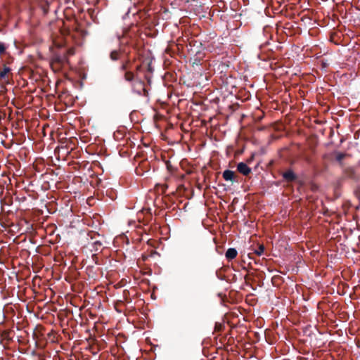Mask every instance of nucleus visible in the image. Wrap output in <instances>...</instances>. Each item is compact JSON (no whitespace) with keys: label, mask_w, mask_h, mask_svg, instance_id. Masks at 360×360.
I'll return each instance as SVG.
<instances>
[{"label":"nucleus","mask_w":360,"mask_h":360,"mask_svg":"<svg viewBox=\"0 0 360 360\" xmlns=\"http://www.w3.org/2000/svg\"><path fill=\"white\" fill-rule=\"evenodd\" d=\"M80 140L82 143L86 144L90 141L88 131H82L80 135Z\"/></svg>","instance_id":"16"},{"label":"nucleus","mask_w":360,"mask_h":360,"mask_svg":"<svg viewBox=\"0 0 360 360\" xmlns=\"http://www.w3.org/2000/svg\"><path fill=\"white\" fill-rule=\"evenodd\" d=\"M346 157V153H337L336 154V160L339 162H342Z\"/></svg>","instance_id":"22"},{"label":"nucleus","mask_w":360,"mask_h":360,"mask_svg":"<svg viewBox=\"0 0 360 360\" xmlns=\"http://www.w3.org/2000/svg\"><path fill=\"white\" fill-rule=\"evenodd\" d=\"M131 82V89L133 92L139 96H148V91L145 89L144 82L139 78H134Z\"/></svg>","instance_id":"5"},{"label":"nucleus","mask_w":360,"mask_h":360,"mask_svg":"<svg viewBox=\"0 0 360 360\" xmlns=\"http://www.w3.org/2000/svg\"><path fill=\"white\" fill-rule=\"evenodd\" d=\"M8 46L4 42L0 41V56L6 53Z\"/></svg>","instance_id":"20"},{"label":"nucleus","mask_w":360,"mask_h":360,"mask_svg":"<svg viewBox=\"0 0 360 360\" xmlns=\"http://www.w3.org/2000/svg\"><path fill=\"white\" fill-rule=\"evenodd\" d=\"M103 235L100 233L91 234V252H95L92 254L91 259L98 264H100L98 252H101L103 250Z\"/></svg>","instance_id":"2"},{"label":"nucleus","mask_w":360,"mask_h":360,"mask_svg":"<svg viewBox=\"0 0 360 360\" xmlns=\"http://www.w3.org/2000/svg\"><path fill=\"white\" fill-rule=\"evenodd\" d=\"M74 54L75 49L73 47L60 49L59 53H55L53 57H52L51 62L59 65H63L67 62L68 56H73Z\"/></svg>","instance_id":"4"},{"label":"nucleus","mask_w":360,"mask_h":360,"mask_svg":"<svg viewBox=\"0 0 360 360\" xmlns=\"http://www.w3.org/2000/svg\"><path fill=\"white\" fill-rule=\"evenodd\" d=\"M86 202H87V204L90 205V197H89L87 200H86Z\"/></svg>","instance_id":"31"},{"label":"nucleus","mask_w":360,"mask_h":360,"mask_svg":"<svg viewBox=\"0 0 360 360\" xmlns=\"http://www.w3.org/2000/svg\"><path fill=\"white\" fill-rule=\"evenodd\" d=\"M85 330H86V332H89V328H87V329H86Z\"/></svg>","instance_id":"37"},{"label":"nucleus","mask_w":360,"mask_h":360,"mask_svg":"<svg viewBox=\"0 0 360 360\" xmlns=\"http://www.w3.org/2000/svg\"><path fill=\"white\" fill-rule=\"evenodd\" d=\"M145 79H147L148 82H150V79L148 75H145Z\"/></svg>","instance_id":"32"},{"label":"nucleus","mask_w":360,"mask_h":360,"mask_svg":"<svg viewBox=\"0 0 360 360\" xmlns=\"http://www.w3.org/2000/svg\"><path fill=\"white\" fill-rule=\"evenodd\" d=\"M248 276H245V283H248Z\"/></svg>","instance_id":"30"},{"label":"nucleus","mask_w":360,"mask_h":360,"mask_svg":"<svg viewBox=\"0 0 360 360\" xmlns=\"http://www.w3.org/2000/svg\"><path fill=\"white\" fill-rule=\"evenodd\" d=\"M79 77L82 80V82H83V81L86 79V73L80 72Z\"/></svg>","instance_id":"25"},{"label":"nucleus","mask_w":360,"mask_h":360,"mask_svg":"<svg viewBox=\"0 0 360 360\" xmlns=\"http://www.w3.org/2000/svg\"><path fill=\"white\" fill-rule=\"evenodd\" d=\"M89 35V22L85 20H82L77 22V25L75 29V37L77 39V44L82 45L83 41Z\"/></svg>","instance_id":"3"},{"label":"nucleus","mask_w":360,"mask_h":360,"mask_svg":"<svg viewBox=\"0 0 360 360\" xmlns=\"http://www.w3.org/2000/svg\"><path fill=\"white\" fill-rule=\"evenodd\" d=\"M0 20H1V15H0Z\"/></svg>","instance_id":"39"},{"label":"nucleus","mask_w":360,"mask_h":360,"mask_svg":"<svg viewBox=\"0 0 360 360\" xmlns=\"http://www.w3.org/2000/svg\"><path fill=\"white\" fill-rule=\"evenodd\" d=\"M91 319H92V318H93V316H94L93 314H91Z\"/></svg>","instance_id":"38"},{"label":"nucleus","mask_w":360,"mask_h":360,"mask_svg":"<svg viewBox=\"0 0 360 360\" xmlns=\"http://www.w3.org/2000/svg\"><path fill=\"white\" fill-rule=\"evenodd\" d=\"M223 177L226 181L238 182V175L229 169H226L223 173Z\"/></svg>","instance_id":"9"},{"label":"nucleus","mask_w":360,"mask_h":360,"mask_svg":"<svg viewBox=\"0 0 360 360\" xmlns=\"http://www.w3.org/2000/svg\"><path fill=\"white\" fill-rule=\"evenodd\" d=\"M87 12H88V13H89V14H90V8H89V9L87 10Z\"/></svg>","instance_id":"36"},{"label":"nucleus","mask_w":360,"mask_h":360,"mask_svg":"<svg viewBox=\"0 0 360 360\" xmlns=\"http://www.w3.org/2000/svg\"><path fill=\"white\" fill-rule=\"evenodd\" d=\"M283 177L285 181L294 182L297 179V175L294 173L292 169H288L283 174Z\"/></svg>","instance_id":"11"},{"label":"nucleus","mask_w":360,"mask_h":360,"mask_svg":"<svg viewBox=\"0 0 360 360\" xmlns=\"http://www.w3.org/2000/svg\"><path fill=\"white\" fill-rule=\"evenodd\" d=\"M147 70H148V72L149 73H152V72H153V68H152V66H151L150 63H148V65H147Z\"/></svg>","instance_id":"27"},{"label":"nucleus","mask_w":360,"mask_h":360,"mask_svg":"<svg viewBox=\"0 0 360 360\" xmlns=\"http://www.w3.org/2000/svg\"><path fill=\"white\" fill-rule=\"evenodd\" d=\"M92 164H94V165H96V164H97V160H93V161H92Z\"/></svg>","instance_id":"33"},{"label":"nucleus","mask_w":360,"mask_h":360,"mask_svg":"<svg viewBox=\"0 0 360 360\" xmlns=\"http://www.w3.org/2000/svg\"><path fill=\"white\" fill-rule=\"evenodd\" d=\"M100 327H101V324L100 323L94 322L93 329L96 330V331L98 333Z\"/></svg>","instance_id":"24"},{"label":"nucleus","mask_w":360,"mask_h":360,"mask_svg":"<svg viewBox=\"0 0 360 360\" xmlns=\"http://www.w3.org/2000/svg\"><path fill=\"white\" fill-rule=\"evenodd\" d=\"M90 347V345L89 344L88 346H86V349H89V347Z\"/></svg>","instance_id":"35"},{"label":"nucleus","mask_w":360,"mask_h":360,"mask_svg":"<svg viewBox=\"0 0 360 360\" xmlns=\"http://www.w3.org/2000/svg\"><path fill=\"white\" fill-rule=\"evenodd\" d=\"M12 69L4 64L3 67L0 68V85L8 83L10 78L12 77Z\"/></svg>","instance_id":"6"},{"label":"nucleus","mask_w":360,"mask_h":360,"mask_svg":"<svg viewBox=\"0 0 360 360\" xmlns=\"http://www.w3.org/2000/svg\"><path fill=\"white\" fill-rule=\"evenodd\" d=\"M89 339H90V336L88 338H86V340H87L88 342H89Z\"/></svg>","instance_id":"34"},{"label":"nucleus","mask_w":360,"mask_h":360,"mask_svg":"<svg viewBox=\"0 0 360 360\" xmlns=\"http://www.w3.org/2000/svg\"><path fill=\"white\" fill-rule=\"evenodd\" d=\"M98 12L97 13H94V10L91 9V21H93L94 23H96V24L100 23L99 19L98 18Z\"/></svg>","instance_id":"19"},{"label":"nucleus","mask_w":360,"mask_h":360,"mask_svg":"<svg viewBox=\"0 0 360 360\" xmlns=\"http://www.w3.org/2000/svg\"><path fill=\"white\" fill-rule=\"evenodd\" d=\"M89 311V309H87L86 311H84V313L83 314H81L80 316H81V319H82V322H81V324L82 325H87L88 324V322H89V319H88V317L86 316V314Z\"/></svg>","instance_id":"18"},{"label":"nucleus","mask_w":360,"mask_h":360,"mask_svg":"<svg viewBox=\"0 0 360 360\" xmlns=\"http://www.w3.org/2000/svg\"><path fill=\"white\" fill-rule=\"evenodd\" d=\"M98 291H91V298L94 300V303L91 304V307H96L98 308L101 307V297L98 295Z\"/></svg>","instance_id":"12"},{"label":"nucleus","mask_w":360,"mask_h":360,"mask_svg":"<svg viewBox=\"0 0 360 360\" xmlns=\"http://www.w3.org/2000/svg\"><path fill=\"white\" fill-rule=\"evenodd\" d=\"M89 148H90V145H87L85 147V151L87 152V153H89L90 151H89Z\"/></svg>","instance_id":"28"},{"label":"nucleus","mask_w":360,"mask_h":360,"mask_svg":"<svg viewBox=\"0 0 360 360\" xmlns=\"http://www.w3.org/2000/svg\"><path fill=\"white\" fill-rule=\"evenodd\" d=\"M82 360H88V359H89L87 354H86V355L82 354Z\"/></svg>","instance_id":"29"},{"label":"nucleus","mask_w":360,"mask_h":360,"mask_svg":"<svg viewBox=\"0 0 360 360\" xmlns=\"http://www.w3.org/2000/svg\"><path fill=\"white\" fill-rule=\"evenodd\" d=\"M237 171L241 174L248 176L251 174L252 169L245 162H241L237 165Z\"/></svg>","instance_id":"10"},{"label":"nucleus","mask_w":360,"mask_h":360,"mask_svg":"<svg viewBox=\"0 0 360 360\" xmlns=\"http://www.w3.org/2000/svg\"><path fill=\"white\" fill-rule=\"evenodd\" d=\"M96 345H97V347H98V340L91 335V360L93 359H94V360H98V359L99 358V356H98L97 353L94 351V346Z\"/></svg>","instance_id":"13"},{"label":"nucleus","mask_w":360,"mask_h":360,"mask_svg":"<svg viewBox=\"0 0 360 360\" xmlns=\"http://www.w3.org/2000/svg\"><path fill=\"white\" fill-rule=\"evenodd\" d=\"M265 250V247L263 245H259L258 249L255 250V253L260 256Z\"/></svg>","instance_id":"23"},{"label":"nucleus","mask_w":360,"mask_h":360,"mask_svg":"<svg viewBox=\"0 0 360 360\" xmlns=\"http://www.w3.org/2000/svg\"><path fill=\"white\" fill-rule=\"evenodd\" d=\"M122 53L120 51H113L110 53V58L114 61L118 60L120 58Z\"/></svg>","instance_id":"17"},{"label":"nucleus","mask_w":360,"mask_h":360,"mask_svg":"<svg viewBox=\"0 0 360 360\" xmlns=\"http://www.w3.org/2000/svg\"><path fill=\"white\" fill-rule=\"evenodd\" d=\"M354 193L356 197L360 198V186H357L354 190Z\"/></svg>","instance_id":"26"},{"label":"nucleus","mask_w":360,"mask_h":360,"mask_svg":"<svg viewBox=\"0 0 360 360\" xmlns=\"http://www.w3.org/2000/svg\"><path fill=\"white\" fill-rule=\"evenodd\" d=\"M91 187L96 188L94 191L93 195H91V199L93 197L96 196L98 199H100V186L102 183L101 180L98 177L97 175L91 174Z\"/></svg>","instance_id":"8"},{"label":"nucleus","mask_w":360,"mask_h":360,"mask_svg":"<svg viewBox=\"0 0 360 360\" xmlns=\"http://www.w3.org/2000/svg\"><path fill=\"white\" fill-rule=\"evenodd\" d=\"M225 256L228 261H231L236 257L237 251L235 248H229L226 252Z\"/></svg>","instance_id":"14"},{"label":"nucleus","mask_w":360,"mask_h":360,"mask_svg":"<svg viewBox=\"0 0 360 360\" xmlns=\"http://www.w3.org/2000/svg\"><path fill=\"white\" fill-rule=\"evenodd\" d=\"M141 70H142V65H136L134 67L133 71L135 74L136 78H139L138 75H139V73L141 71Z\"/></svg>","instance_id":"21"},{"label":"nucleus","mask_w":360,"mask_h":360,"mask_svg":"<svg viewBox=\"0 0 360 360\" xmlns=\"http://www.w3.org/2000/svg\"><path fill=\"white\" fill-rule=\"evenodd\" d=\"M134 62V58H125L119 68L120 71L124 72V79L127 82H132L134 80L135 73L133 71Z\"/></svg>","instance_id":"1"},{"label":"nucleus","mask_w":360,"mask_h":360,"mask_svg":"<svg viewBox=\"0 0 360 360\" xmlns=\"http://www.w3.org/2000/svg\"><path fill=\"white\" fill-rule=\"evenodd\" d=\"M39 6L44 15H46L49 11V3L46 0H39Z\"/></svg>","instance_id":"15"},{"label":"nucleus","mask_w":360,"mask_h":360,"mask_svg":"<svg viewBox=\"0 0 360 360\" xmlns=\"http://www.w3.org/2000/svg\"><path fill=\"white\" fill-rule=\"evenodd\" d=\"M103 220L99 214H94L91 217V234H98L101 230Z\"/></svg>","instance_id":"7"}]
</instances>
